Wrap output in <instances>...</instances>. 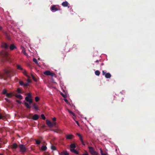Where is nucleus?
<instances>
[{
  "label": "nucleus",
  "mask_w": 155,
  "mask_h": 155,
  "mask_svg": "<svg viewBox=\"0 0 155 155\" xmlns=\"http://www.w3.org/2000/svg\"><path fill=\"white\" fill-rule=\"evenodd\" d=\"M51 149L54 150H56V147L55 146L52 145L51 146Z\"/></svg>",
  "instance_id": "obj_28"
},
{
  "label": "nucleus",
  "mask_w": 155,
  "mask_h": 155,
  "mask_svg": "<svg viewBox=\"0 0 155 155\" xmlns=\"http://www.w3.org/2000/svg\"><path fill=\"white\" fill-rule=\"evenodd\" d=\"M7 93V90L6 89H4L2 92V94H6Z\"/></svg>",
  "instance_id": "obj_20"
},
{
  "label": "nucleus",
  "mask_w": 155,
  "mask_h": 155,
  "mask_svg": "<svg viewBox=\"0 0 155 155\" xmlns=\"http://www.w3.org/2000/svg\"><path fill=\"white\" fill-rule=\"evenodd\" d=\"M61 95H62L63 97H64V95L63 94H61Z\"/></svg>",
  "instance_id": "obj_55"
},
{
  "label": "nucleus",
  "mask_w": 155,
  "mask_h": 155,
  "mask_svg": "<svg viewBox=\"0 0 155 155\" xmlns=\"http://www.w3.org/2000/svg\"><path fill=\"white\" fill-rule=\"evenodd\" d=\"M16 101L19 104H21V101L19 100H17Z\"/></svg>",
  "instance_id": "obj_42"
},
{
  "label": "nucleus",
  "mask_w": 155,
  "mask_h": 155,
  "mask_svg": "<svg viewBox=\"0 0 155 155\" xmlns=\"http://www.w3.org/2000/svg\"><path fill=\"white\" fill-rule=\"evenodd\" d=\"M80 140L81 141H82L83 140V139H82V136H80Z\"/></svg>",
  "instance_id": "obj_44"
},
{
  "label": "nucleus",
  "mask_w": 155,
  "mask_h": 155,
  "mask_svg": "<svg viewBox=\"0 0 155 155\" xmlns=\"http://www.w3.org/2000/svg\"><path fill=\"white\" fill-rule=\"evenodd\" d=\"M0 155H3L2 154L0 153Z\"/></svg>",
  "instance_id": "obj_57"
},
{
  "label": "nucleus",
  "mask_w": 155,
  "mask_h": 155,
  "mask_svg": "<svg viewBox=\"0 0 155 155\" xmlns=\"http://www.w3.org/2000/svg\"><path fill=\"white\" fill-rule=\"evenodd\" d=\"M46 124L50 127H52V123L49 120H46Z\"/></svg>",
  "instance_id": "obj_9"
},
{
  "label": "nucleus",
  "mask_w": 155,
  "mask_h": 155,
  "mask_svg": "<svg viewBox=\"0 0 155 155\" xmlns=\"http://www.w3.org/2000/svg\"><path fill=\"white\" fill-rule=\"evenodd\" d=\"M95 74L97 76H99L100 74V72L98 70L96 71L95 72Z\"/></svg>",
  "instance_id": "obj_24"
},
{
  "label": "nucleus",
  "mask_w": 155,
  "mask_h": 155,
  "mask_svg": "<svg viewBox=\"0 0 155 155\" xmlns=\"http://www.w3.org/2000/svg\"><path fill=\"white\" fill-rule=\"evenodd\" d=\"M47 149V147L45 146H43L41 147V149L43 151H45Z\"/></svg>",
  "instance_id": "obj_25"
},
{
  "label": "nucleus",
  "mask_w": 155,
  "mask_h": 155,
  "mask_svg": "<svg viewBox=\"0 0 155 155\" xmlns=\"http://www.w3.org/2000/svg\"><path fill=\"white\" fill-rule=\"evenodd\" d=\"M33 108L36 110H38L39 109L38 108L36 104L35 103H33L32 104Z\"/></svg>",
  "instance_id": "obj_17"
},
{
  "label": "nucleus",
  "mask_w": 155,
  "mask_h": 155,
  "mask_svg": "<svg viewBox=\"0 0 155 155\" xmlns=\"http://www.w3.org/2000/svg\"><path fill=\"white\" fill-rule=\"evenodd\" d=\"M1 144L0 143V147H1Z\"/></svg>",
  "instance_id": "obj_56"
},
{
  "label": "nucleus",
  "mask_w": 155,
  "mask_h": 155,
  "mask_svg": "<svg viewBox=\"0 0 155 155\" xmlns=\"http://www.w3.org/2000/svg\"><path fill=\"white\" fill-rule=\"evenodd\" d=\"M13 71V69L10 68H6L4 70L5 74H2L1 77L2 78L6 80L7 77H10V73Z\"/></svg>",
  "instance_id": "obj_1"
},
{
  "label": "nucleus",
  "mask_w": 155,
  "mask_h": 155,
  "mask_svg": "<svg viewBox=\"0 0 155 155\" xmlns=\"http://www.w3.org/2000/svg\"><path fill=\"white\" fill-rule=\"evenodd\" d=\"M25 100L27 102H29L30 104H31L33 102V100L31 98H28L25 97Z\"/></svg>",
  "instance_id": "obj_8"
},
{
  "label": "nucleus",
  "mask_w": 155,
  "mask_h": 155,
  "mask_svg": "<svg viewBox=\"0 0 155 155\" xmlns=\"http://www.w3.org/2000/svg\"><path fill=\"white\" fill-rule=\"evenodd\" d=\"M75 122H76V123H77V124L78 126H79V123L78 122V121H77V120H75Z\"/></svg>",
  "instance_id": "obj_47"
},
{
  "label": "nucleus",
  "mask_w": 155,
  "mask_h": 155,
  "mask_svg": "<svg viewBox=\"0 0 155 155\" xmlns=\"http://www.w3.org/2000/svg\"><path fill=\"white\" fill-rule=\"evenodd\" d=\"M70 150L71 152L73 153H74L77 154H79V152L78 151L74 149H70Z\"/></svg>",
  "instance_id": "obj_15"
},
{
  "label": "nucleus",
  "mask_w": 155,
  "mask_h": 155,
  "mask_svg": "<svg viewBox=\"0 0 155 155\" xmlns=\"http://www.w3.org/2000/svg\"><path fill=\"white\" fill-rule=\"evenodd\" d=\"M82 155H89L88 153L86 151L85 153H83Z\"/></svg>",
  "instance_id": "obj_43"
},
{
  "label": "nucleus",
  "mask_w": 155,
  "mask_h": 155,
  "mask_svg": "<svg viewBox=\"0 0 155 155\" xmlns=\"http://www.w3.org/2000/svg\"><path fill=\"white\" fill-rule=\"evenodd\" d=\"M27 81L28 83H30L31 82V80L30 79H28V80Z\"/></svg>",
  "instance_id": "obj_50"
},
{
  "label": "nucleus",
  "mask_w": 155,
  "mask_h": 155,
  "mask_svg": "<svg viewBox=\"0 0 155 155\" xmlns=\"http://www.w3.org/2000/svg\"><path fill=\"white\" fill-rule=\"evenodd\" d=\"M26 97H27L28 98H32V96L31 93H28L27 95V96Z\"/></svg>",
  "instance_id": "obj_26"
},
{
  "label": "nucleus",
  "mask_w": 155,
  "mask_h": 155,
  "mask_svg": "<svg viewBox=\"0 0 155 155\" xmlns=\"http://www.w3.org/2000/svg\"><path fill=\"white\" fill-rule=\"evenodd\" d=\"M2 119V115L0 114V119Z\"/></svg>",
  "instance_id": "obj_53"
},
{
  "label": "nucleus",
  "mask_w": 155,
  "mask_h": 155,
  "mask_svg": "<svg viewBox=\"0 0 155 155\" xmlns=\"http://www.w3.org/2000/svg\"><path fill=\"white\" fill-rule=\"evenodd\" d=\"M25 105L27 108H31V107L29 106L27 102H25L24 103Z\"/></svg>",
  "instance_id": "obj_21"
},
{
  "label": "nucleus",
  "mask_w": 155,
  "mask_h": 155,
  "mask_svg": "<svg viewBox=\"0 0 155 155\" xmlns=\"http://www.w3.org/2000/svg\"><path fill=\"white\" fill-rule=\"evenodd\" d=\"M51 10L52 11H56L58 10V9L56 7L55 5H53L51 8Z\"/></svg>",
  "instance_id": "obj_10"
},
{
  "label": "nucleus",
  "mask_w": 155,
  "mask_h": 155,
  "mask_svg": "<svg viewBox=\"0 0 155 155\" xmlns=\"http://www.w3.org/2000/svg\"><path fill=\"white\" fill-rule=\"evenodd\" d=\"M68 112L70 114H71L73 116H75V114L71 111L69 110H68Z\"/></svg>",
  "instance_id": "obj_35"
},
{
  "label": "nucleus",
  "mask_w": 155,
  "mask_h": 155,
  "mask_svg": "<svg viewBox=\"0 0 155 155\" xmlns=\"http://www.w3.org/2000/svg\"><path fill=\"white\" fill-rule=\"evenodd\" d=\"M100 152L101 155H107V154L105 153H103V151L101 149V148H100Z\"/></svg>",
  "instance_id": "obj_29"
},
{
  "label": "nucleus",
  "mask_w": 155,
  "mask_h": 155,
  "mask_svg": "<svg viewBox=\"0 0 155 155\" xmlns=\"http://www.w3.org/2000/svg\"><path fill=\"white\" fill-rule=\"evenodd\" d=\"M44 74L46 75H50L51 77H53L55 74L54 73H52L49 71H46L44 72Z\"/></svg>",
  "instance_id": "obj_6"
},
{
  "label": "nucleus",
  "mask_w": 155,
  "mask_h": 155,
  "mask_svg": "<svg viewBox=\"0 0 155 155\" xmlns=\"http://www.w3.org/2000/svg\"><path fill=\"white\" fill-rule=\"evenodd\" d=\"M64 101L67 103H68V100L67 99H65Z\"/></svg>",
  "instance_id": "obj_48"
},
{
  "label": "nucleus",
  "mask_w": 155,
  "mask_h": 155,
  "mask_svg": "<svg viewBox=\"0 0 155 155\" xmlns=\"http://www.w3.org/2000/svg\"><path fill=\"white\" fill-rule=\"evenodd\" d=\"M1 57L4 61H8L10 58L8 53L5 51H3L2 52Z\"/></svg>",
  "instance_id": "obj_2"
},
{
  "label": "nucleus",
  "mask_w": 155,
  "mask_h": 155,
  "mask_svg": "<svg viewBox=\"0 0 155 155\" xmlns=\"http://www.w3.org/2000/svg\"><path fill=\"white\" fill-rule=\"evenodd\" d=\"M33 61L36 64H37L38 63V62L37 60L35 58H34L33 59Z\"/></svg>",
  "instance_id": "obj_33"
},
{
  "label": "nucleus",
  "mask_w": 155,
  "mask_h": 155,
  "mask_svg": "<svg viewBox=\"0 0 155 155\" xmlns=\"http://www.w3.org/2000/svg\"><path fill=\"white\" fill-rule=\"evenodd\" d=\"M102 75H104L106 78H109L111 77V75L109 73H106V72H105L104 71H102Z\"/></svg>",
  "instance_id": "obj_5"
},
{
  "label": "nucleus",
  "mask_w": 155,
  "mask_h": 155,
  "mask_svg": "<svg viewBox=\"0 0 155 155\" xmlns=\"http://www.w3.org/2000/svg\"><path fill=\"white\" fill-rule=\"evenodd\" d=\"M28 83H24V85L23 86H24L25 87H27L28 86Z\"/></svg>",
  "instance_id": "obj_38"
},
{
  "label": "nucleus",
  "mask_w": 155,
  "mask_h": 155,
  "mask_svg": "<svg viewBox=\"0 0 155 155\" xmlns=\"http://www.w3.org/2000/svg\"><path fill=\"white\" fill-rule=\"evenodd\" d=\"M2 47L6 49H8V47L7 44L5 43H2Z\"/></svg>",
  "instance_id": "obj_11"
},
{
  "label": "nucleus",
  "mask_w": 155,
  "mask_h": 155,
  "mask_svg": "<svg viewBox=\"0 0 155 155\" xmlns=\"http://www.w3.org/2000/svg\"><path fill=\"white\" fill-rule=\"evenodd\" d=\"M5 99L7 102L8 103L10 102V100L9 99H8V98H5Z\"/></svg>",
  "instance_id": "obj_40"
},
{
  "label": "nucleus",
  "mask_w": 155,
  "mask_h": 155,
  "mask_svg": "<svg viewBox=\"0 0 155 155\" xmlns=\"http://www.w3.org/2000/svg\"><path fill=\"white\" fill-rule=\"evenodd\" d=\"M17 69H20V70H23V69L22 68H21V66H20L19 65H17Z\"/></svg>",
  "instance_id": "obj_30"
},
{
  "label": "nucleus",
  "mask_w": 155,
  "mask_h": 155,
  "mask_svg": "<svg viewBox=\"0 0 155 155\" xmlns=\"http://www.w3.org/2000/svg\"><path fill=\"white\" fill-rule=\"evenodd\" d=\"M20 149V151L22 153H24L26 152L27 149L25 147V145L21 144L19 146Z\"/></svg>",
  "instance_id": "obj_4"
},
{
  "label": "nucleus",
  "mask_w": 155,
  "mask_h": 155,
  "mask_svg": "<svg viewBox=\"0 0 155 155\" xmlns=\"http://www.w3.org/2000/svg\"><path fill=\"white\" fill-rule=\"evenodd\" d=\"M19 84L21 86H23L24 85V83L22 81H19Z\"/></svg>",
  "instance_id": "obj_32"
},
{
  "label": "nucleus",
  "mask_w": 155,
  "mask_h": 155,
  "mask_svg": "<svg viewBox=\"0 0 155 155\" xmlns=\"http://www.w3.org/2000/svg\"><path fill=\"white\" fill-rule=\"evenodd\" d=\"M12 93H7L6 94V96L7 97H12Z\"/></svg>",
  "instance_id": "obj_22"
},
{
  "label": "nucleus",
  "mask_w": 155,
  "mask_h": 155,
  "mask_svg": "<svg viewBox=\"0 0 155 155\" xmlns=\"http://www.w3.org/2000/svg\"><path fill=\"white\" fill-rule=\"evenodd\" d=\"M39 117L38 115L37 114H35L33 116L32 119L33 120H37L38 119Z\"/></svg>",
  "instance_id": "obj_12"
},
{
  "label": "nucleus",
  "mask_w": 155,
  "mask_h": 155,
  "mask_svg": "<svg viewBox=\"0 0 155 155\" xmlns=\"http://www.w3.org/2000/svg\"><path fill=\"white\" fill-rule=\"evenodd\" d=\"M16 97L20 99H22L23 98L22 96L20 94H17L16 95Z\"/></svg>",
  "instance_id": "obj_23"
},
{
  "label": "nucleus",
  "mask_w": 155,
  "mask_h": 155,
  "mask_svg": "<svg viewBox=\"0 0 155 155\" xmlns=\"http://www.w3.org/2000/svg\"><path fill=\"white\" fill-rule=\"evenodd\" d=\"M10 49L11 50H13L15 48H16V47L15 46V45L13 44H12L10 46Z\"/></svg>",
  "instance_id": "obj_18"
},
{
  "label": "nucleus",
  "mask_w": 155,
  "mask_h": 155,
  "mask_svg": "<svg viewBox=\"0 0 155 155\" xmlns=\"http://www.w3.org/2000/svg\"><path fill=\"white\" fill-rule=\"evenodd\" d=\"M76 147V145L74 143H71L70 145V149H74Z\"/></svg>",
  "instance_id": "obj_19"
},
{
  "label": "nucleus",
  "mask_w": 155,
  "mask_h": 155,
  "mask_svg": "<svg viewBox=\"0 0 155 155\" xmlns=\"http://www.w3.org/2000/svg\"><path fill=\"white\" fill-rule=\"evenodd\" d=\"M77 135H78L79 137L81 136V135L79 133H77Z\"/></svg>",
  "instance_id": "obj_49"
},
{
  "label": "nucleus",
  "mask_w": 155,
  "mask_h": 155,
  "mask_svg": "<svg viewBox=\"0 0 155 155\" xmlns=\"http://www.w3.org/2000/svg\"><path fill=\"white\" fill-rule=\"evenodd\" d=\"M11 147L12 148L16 149L18 147V145L16 143H14L11 145Z\"/></svg>",
  "instance_id": "obj_14"
},
{
  "label": "nucleus",
  "mask_w": 155,
  "mask_h": 155,
  "mask_svg": "<svg viewBox=\"0 0 155 155\" xmlns=\"http://www.w3.org/2000/svg\"><path fill=\"white\" fill-rule=\"evenodd\" d=\"M36 144L38 145H39L41 143V141L39 140H36Z\"/></svg>",
  "instance_id": "obj_37"
},
{
  "label": "nucleus",
  "mask_w": 155,
  "mask_h": 155,
  "mask_svg": "<svg viewBox=\"0 0 155 155\" xmlns=\"http://www.w3.org/2000/svg\"><path fill=\"white\" fill-rule=\"evenodd\" d=\"M103 63H102V64H101V65H103Z\"/></svg>",
  "instance_id": "obj_58"
},
{
  "label": "nucleus",
  "mask_w": 155,
  "mask_h": 155,
  "mask_svg": "<svg viewBox=\"0 0 155 155\" xmlns=\"http://www.w3.org/2000/svg\"><path fill=\"white\" fill-rule=\"evenodd\" d=\"M99 61L98 60H97L96 61V62H98Z\"/></svg>",
  "instance_id": "obj_54"
},
{
  "label": "nucleus",
  "mask_w": 155,
  "mask_h": 155,
  "mask_svg": "<svg viewBox=\"0 0 155 155\" xmlns=\"http://www.w3.org/2000/svg\"><path fill=\"white\" fill-rule=\"evenodd\" d=\"M59 154L60 155H69V153L67 151H63L61 153H59Z\"/></svg>",
  "instance_id": "obj_13"
},
{
  "label": "nucleus",
  "mask_w": 155,
  "mask_h": 155,
  "mask_svg": "<svg viewBox=\"0 0 155 155\" xmlns=\"http://www.w3.org/2000/svg\"><path fill=\"white\" fill-rule=\"evenodd\" d=\"M2 27L1 26H0V31L2 30Z\"/></svg>",
  "instance_id": "obj_52"
},
{
  "label": "nucleus",
  "mask_w": 155,
  "mask_h": 155,
  "mask_svg": "<svg viewBox=\"0 0 155 155\" xmlns=\"http://www.w3.org/2000/svg\"><path fill=\"white\" fill-rule=\"evenodd\" d=\"M81 143H82V144L83 145H85V144L84 143V142L83 140L82 141H81Z\"/></svg>",
  "instance_id": "obj_51"
},
{
  "label": "nucleus",
  "mask_w": 155,
  "mask_h": 155,
  "mask_svg": "<svg viewBox=\"0 0 155 155\" xmlns=\"http://www.w3.org/2000/svg\"><path fill=\"white\" fill-rule=\"evenodd\" d=\"M17 91L19 93H21V90L19 88L17 89Z\"/></svg>",
  "instance_id": "obj_39"
},
{
  "label": "nucleus",
  "mask_w": 155,
  "mask_h": 155,
  "mask_svg": "<svg viewBox=\"0 0 155 155\" xmlns=\"http://www.w3.org/2000/svg\"><path fill=\"white\" fill-rule=\"evenodd\" d=\"M22 52L25 55H27V53L25 52V51L24 49V48H23V49L22 50Z\"/></svg>",
  "instance_id": "obj_31"
},
{
  "label": "nucleus",
  "mask_w": 155,
  "mask_h": 155,
  "mask_svg": "<svg viewBox=\"0 0 155 155\" xmlns=\"http://www.w3.org/2000/svg\"><path fill=\"white\" fill-rule=\"evenodd\" d=\"M23 73L25 75L26 74V71L25 70H24V71L23 72Z\"/></svg>",
  "instance_id": "obj_45"
},
{
  "label": "nucleus",
  "mask_w": 155,
  "mask_h": 155,
  "mask_svg": "<svg viewBox=\"0 0 155 155\" xmlns=\"http://www.w3.org/2000/svg\"><path fill=\"white\" fill-rule=\"evenodd\" d=\"M56 118L55 117H54L53 118V120L54 122H55L56 120Z\"/></svg>",
  "instance_id": "obj_46"
},
{
  "label": "nucleus",
  "mask_w": 155,
  "mask_h": 155,
  "mask_svg": "<svg viewBox=\"0 0 155 155\" xmlns=\"http://www.w3.org/2000/svg\"><path fill=\"white\" fill-rule=\"evenodd\" d=\"M35 99L36 102H38L39 100L40 99L37 96L35 97Z\"/></svg>",
  "instance_id": "obj_34"
},
{
  "label": "nucleus",
  "mask_w": 155,
  "mask_h": 155,
  "mask_svg": "<svg viewBox=\"0 0 155 155\" xmlns=\"http://www.w3.org/2000/svg\"><path fill=\"white\" fill-rule=\"evenodd\" d=\"M56 123L55 122H54L52 123V127L56 125Z\"/></svg>",
  "instance_id": "obj_41"
},
{
  "label": "nucleus",
  "mask_w": 155,
  "mask_h": 155,
  "mask_svg": "<svg viewBox=\"0 0 155 155\" xmlns=\"http://www.w3.org/2000/svg\"><path fill=\"white\" fill-rule=\"evenodd\" d=\"M88 148L90 153L92 155H98V153L94 150L93 147L89 146Z\"/></svg>",
  "instance_id": "obj_3"
},
{
  "label": "nucleus",
  "mask_w": 155,
  "mask_h": 155,
  "mask_svg": "<svg viewBox=\"0 0 155 155\" xmlns=\"http://www.w3.org/2000/svg\"><path fill=\"white\" fill-rule=\"evenodd\" d=\"M41 117L42 119L43 120H45V117L43 114H42L41 115Z\"/></svg>",
  "instance_id": "obj_36"
},
{
  "label": "nucleus",
  "mask_w": 155,
  "mask_h": 155,
  "mask_svg": "<svg viewBox=\"0 0 155 155\" xmlns=\"http://www.w3.org/2000/svg\"><path fill=\"white\" fill-rule=\"evenodd\" d=\"M74 136L72 134H67L66 135L65 138L68 140H71L72 139Z\"/></svg>",
  "instance_id": "obj_7"
},
{
  "label": "nucleus",
  "mask_w": 155,
  "mask_h": 155,
  "mask_svg": "<svg viewBox=\"0 0 155 155\" xmlns=\"http://www.w3.org/2000/svg\"><path fill=\"white\" fill-rule=\"evenodd\" d=\"M68 5V3L67 1L63 2L62 3V5L64 7H67Z\"/></svg>",
  "instance_id": "obj_16"
},
{
  "label": "nucleus",
  "mask_w": 155,
  "mask_h": 155,
  "mask_svg": "<svg viewBox=\"0 0 155 155\" xmlns=\"http://www.w3.org/2000/svg\"><path fill=\"white\" fill-rule=\"evenodd\" d=\"M31 76L32 77V78L33 79V80L35 81L36 82L37 81V79L35 78V77H34V75L31 74Z\"/></svg>",
  "instance_id": "obj_27"
}]
</instances>
